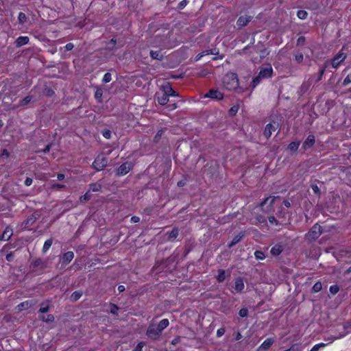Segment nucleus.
Masks as SVG:
<instances>
[{
  "instance_id": "nucleus-58",
  "label": "nucleus",
  "mask_w": 351,
  "mask_h": 351,
  "mask_svg": "<svg viewBox=\"0 0 351 351\" xmlns=\"http://www.w3.org/2000/svg\"><path fill=\"white\" fill-rule=\"evenodd\" d=\"M90 195L88 192L86 193L84 195L80 197V201L81 202H86L88 201L90 199Z\"/></svg>"
},
{
  "instance_id": "nucleus-32",
  "label": "nucleus",
  "mask_w": 351,
  "mask_h": 351,
  "mask_svg": "<svg viewBox=\"0 0 351 351\" xmlns=\"http://www.w3.org/2000/svg\"><path fill=\"white\" fill-rule=\"evenodd\" d=\"M169 320L167 319H163L157 324V326L159 327V329L162 331L169 326Z\"/></svg>"
},
{
  "instance_id": "nucleus-29",
  "label": "nucleus",
  "mask_w": 351,
  "mask_h": 351,
  "mask_svg": "<svg viewBox=\"0 0 351 351\" xmlns=\"http://www.w3.org/2000/svg\"><path fill=\"white\" fill-rule=\"evenodd\" d=\"M103 95V90L101 88L97 87L95 92V98L98 102H101V98Z\"/></svg>"
},
{
  "instance_id": "nucleus-11",
  "label": "nucleus",
  "mask_w": 351,
  "mask_h": 351,
  "mask_svg": "<svg viewBox=\"0 0 351 351\" xmlns=\"http://www.w3.org/2000/svg\"><path fill=\"white\" fill-rule=\"evenodd\" d=\"M346 58V54L339 52L332 60L331 64L333 68H337L340 64Z\"/></svg>"
},
{
  "instance_id": "nucleus-20",
  "label": "nucleus",
  "mask_w": 351,
  "mask_h": 351,
  "mask_svg": "<svg viewBox=\"0 0 351 351\" xmlns=\"http://www.w3.org/2000/svg\"><path fill=\"white\" fill-rule=\"evenodd\" d=\"M245 287L243 280L241 278H238L234 282V289L237 292H241Z\"/></svg>"
},
{
  "instance_id": "nucleus-40",
  "label": "nucleus",
  "mask_w": 351,
  "mask_h": 351,
  "mask_svg": "<svg viewBox=\"0 0 351 351\" xmlns=\"http://www.w3.org/2000/svg\"><path fill=\"white\" fill-rule=\"evenodd\" d=\"M322 289V284L321 282H317L313 287L312 291L313 292L317 293L320 291Z\"/></svg>"
},
{
  "instance_id": "nucleus-34",
  "label": "nucleus",
  "mask_w": 351,
  "mask_h": 351,
  "mask_svg": "<svg viewBox=\"0 0 351 351\" xmlns=\"http://www.w3.org/2000/svg\"><path fill=\"white\" fill-rule=\"evenodd\" d=\"M18 21L19 24L24 25L27 21V17L23 12H20L18 16Z\"/></svg>"
},
{
  "instance_id": "nucleus-23",
  "label": "nucleus",
  "mask_w": 351,
  "mask_h": 351,
  "mask_svg": "<svg viewBox=\"0 0 351 351\" xmlns=\"http://www.w3.org/2000/svg\"><path fill=\"white\" fill-rule=\"evenodd\" d=\"M282 250V246L281 245L278 244L271 247L270 252L274 256H278L279 254H281Z\"/></svg>"
},
{
  "instance_id": "nucleus-26",
  "label": "nucleus",
  "mask_w": 351,
  "mask_h": 351,
  "mask_svg": "<svg viewBox=\"0 0 351 351\" xmlns=\"http://www.w3.org/2000/svg\"><path fill=\"white\" fill-rule=\"evenodd\" d=\"M39 319L46 323H51L53 322L55 319V317L53 315L49 314L47 316L45 315H40L39 316Z\"/></svg>"
},
{
  "instance_id": "nucleus-42",
  "label": "nucleus",
  "mask_w": 351,
  "mask_h": 351,
  "mask_svg": "<svg viewBox=\"0 0 351 351\" xmlns=\"http://www.w3.org/2000/svg\"><path fill=\"white\" fill-rule=\"evenodd\" d=\"M165 129H160L157 132V133L155 135L154 138V142L157 143L160 141L161 136H162V134L165 132Z\"/></svg>"
},
{
  "instance_id": "nucleus-39",
  "label": "nucleus",
  "mask_w": 351,
  "mask_h": 351,
  "mask_svg": "<svg viewBox=\"0 0 351 351\" xmlns=\"http://www.w3.org/2000/svg\"><path fill=\"white\" fill-rule=\"evenodd\" d=\"M90 189L93 192L100 191L101 189V185L99 183H94L90 185Z\"/></svg>"
},
{
  "instance_id": "nucleus-55",
  "label": "nucleus",
  "mask_w": 351,
  "mask_h": 351,
  "mask_svg": "<svg viewBox=\"0 0 351 351\" xmlns=\"http://www.w3.org/2000/svg\"><path fill=\"white\" fill-rule=\"evenodd\" d=\"M351 83V73H349L343 82V86H347Z\"/></svg>"
},
{
  "instance_id": "nucleus-48",
  "label": "nucleus",
  "mask_w": 351,
  "mask_h": 351,
  "mask_svg": "<svg viewBox=\"0 0 351 351\" xmlns=\"http://www.w3.org/2000/svg\"><path fill=\"white\" fill-rule=\"evenodd\" d=\"M66 187L65 185L61 184H53L51 185V189L52 190H60L64 189Z\"/></svg>"
},
{
  "instance_id": "nucleus-21",
  "label": "nucleus",
  "mask_w": 351,
  "mask_h": 351,
  "mask_svg": "<svg viewBox=\"0 0 351 351\" xmlns=\"http://www.w3.org/2000/svg\"><path fill=\"white\" fill-rule=\"evenodd\" d=\"M151 58L154 60H162L164 58V55L160 50L154 51L151 50L149 52Z\"/></svg>"
},
{
  "instance_id": "nucleus-43",
  "label": "nucleus",
  "mask_w": 351,
  "mask_h": 351,
  "mask_svg": "<svg viewBox=\"0 0 351 351\" xmlns=\"http://www.w3.org/2000/svg\"><path fill=\"white\" fill-rule=\"evenodd\" d=\"M301 345L299 343L293 344L289 349L284 351H300Z\"/></svg>"
},
{
  "instance_id": "nucleus-45",
  "label": "nucleus",
  "mask_w": 351,
  "mask_h": 351,
  "mask_svg": "<svg viewBox=\"0 0 351 351\" xmlns=\"http://www.w3.org/2000/svg\"><path fill=\"white\" fill-rule=\"evenodd\" d=\"M110 313L117 315V311L119 310V306L114 304H110Z\"/></svg>"
},
{
  "instance_id": "nucleus-17",
  "label": "nucleus",
  "mask_w": 351,
  "mask_h": 351,
  "mask_svg": "<svg viewBox=\"0 0 351 351\" xmlns=\"http://www.w3.org/2000/svg\"><path fill=\"white\" fill-rule=\"evenodd\" d=\"M274 343V338H267L263 343L258 348L257 351H265L268 350Z\"/></svg>"
},
{
  "instance_id": "nucleus-24",
  "label": "nucleus",
  "mask_w": 351,
  "mask_h": 351,
  "mask_svg": "<svg viewBox=\"0 0 351 351\" xmlns=\"http://www.w3.org/2000/svg\"><path fill=\"white\" fill-rule=\"evenodd\" d=\"M243 236H244V232H241L239 234L236 235L232 239V240L230 242V243L228 245V247L230 248L232 246H234V245H236L237 243H238L241 240V239L243 238Z\"/></svg>"
},
{
  "instance_id": "nucleus-19",
  "label": "nucleus",
  "mask_w": 351,
  "mask_h": 351,
  "mask_svg": "<svg viewBox=\"0 0 351 351\" xmlns=\"http://www.w3.org/2000/svg\"><path fill=\"white\" fill-rule=\"evenodd\" d=\"M12 234H13L12 228H10V226H7L5 228L1 237H0V239L3 240V241H8L11 238Z\"/></svg>"
},
{
  "instance_id": "nucleus-27",
  "label": "nucleus",
  "mask_w": 351,
  "mask_h": 351,
  "mask_svg": "<svg viewBox=\"0 0 351 351\" xmlns=\"http://www.w3.org/2000/svg\"><path fill=\"white\" fill-rule=\"evenodd\" d=\"M179 230L177 228H174L168 235L169 241H173L178 236Z\"/></svg>"
},
{
  "instance_id": "nucleus-50",
  "label": "nucleus",
  "mask_w": 351,
  "mask_h": 351,
  "mask_svg": "<svg viewBox=\"0 0 351 351\" xmlns=\"http://www.w3.org/2000/svg\"><path fill=\"white\" fill-rule=\"evenodd\" d=\"M311 189L313 191L314 193L319 196L321 195V191L319 188L317 184H311Z\"/></svg>"
},
{
  "instance_id": "nucleus-8",
  "label": "nucleus",
  "mask_w": 351,
  "mask_h": 351,
  "mask_svg": "<svg viewBox=\"0 0 351 351\" xmlns=\"http://www.w3.org/2000/svg\"><path fill=\"white\" fill-rule=\"evenodd\" d=\"M258 74L263 79L271 77L273 75V69L271 64H267L266 66H261Z\"/></svg>"
},
{
  "instance_id": "nucleus-31",
  "label": "nucleus",
  "mask_w": 351,
  "mask_h": 351,
  "mask_svg": "<svg viewBox=\"0 0 351 351\" xmlns=\"http://www.w3.org/2000/svg\"><path fill=\"white\" fill-rule=\"evenodd\" d=\"M116 43L117 40L114 38H112L108 43V47H106V49L108 51H114L116 49Z\"/></svg>"
},
{
  "instance_id": "nucleus-56",
  "label": "nucleus",
  "mask_w": 351,
  "mask_h": 351,
  "mask_svg": "<svg viewBox=\"0 0 351 351\" xmlns=\"http://www.w3.org/2000/svg\"><path fill=\"white\" fill-rule=\"evenodd\" d=\"M43 265V261L41 258H38L35 260L33 263V265L34 267H38L40 266H42Z\"/></svg>"
},
{
  "instance_id": "nucleus-13",
  "label": "nucleus",
  "mask_w": 351,
  "mask_h": 351,
  "mask_svg": "<svg viewBox=\"0 0 351 351\" xmlns=\"http://www.w3.org/2000/svg\"><path fill=\"white\" fill-rule=\"evenodd\" d=\"M205 97H210L216 100H221L223 98V94L217 90L211 89L207 93Z\"/></svg>"
},
{
  "instance_id": "nucleus-63",
  "label": "nucleus",
  "mask_w": 351,
  "mask_h": 351,
  "mask_svg": "<svg viewBox=\"0 0 351 351\" xmlns=\"http://www.w3.org/2000/svg\"><path fill=\"white\" fill-rule=\"evenodd\" d=\"M5 258L9 262H11L13 261L14 259V253L12 252L8 253L6 256H5Z\"/></svg>"
},
{
  "instance_id": "nucleus-57",
  "label": "nucleus",
  "mask_w": 351,
  "mask_h": 351,
  "mask_svg": "<svg viewBox=\"0 0 351 351\" xmlns=\"http://www.w3.org/2000/svg\"><path fill=\"white\" fill-rule=\"evenodd\" d=\"M306 38L304 36H300L297 40V45H304L305 44Z\"/></svg>"
},
{
  "instance_id": "nucleus-37",
  "label": "nucleus",
  "mask_w": 351,
  "mask_h": 351,
  "mask_svg": "<svg viewBox=\"0 0 351 351\" xmlns=\"http://www.w3.org/2000/svg\"><path fill=\"white\" fill-rule=\"evenodd\" d=\"M264 80L261 77V75L258 74L257 76H256L252 82V88H254L258 84L261 83V82Z\"/></svg>"
},
{
  "instance_id": "nucleus-30",
  "label": "nucleus",
  "mask_w": 351,
  "mask_h": 351,
  "mask_svg": "<svg viewBox=\"0 0 351 351\" xmlns=\"http://www.w3.org/2000/svg\"><path fill=\"white\" fill-rule=\"evenodd\" d=\"M226 279V271L224 269H219L217 280L219 282H222Z\"/></svg>"
},
{
  "instance_id": "nucleus-9",
  "label": "nucleus",
  "mask_w": 351,
  "mask_h": 351,
  "mask_svg": "<svg viewBox=\"0 0 351 351\" xmlns=\"http://www.w3.org/2000/svg\"><path fill=\"white\" fill-rule=\"evenodd\" d=\"M278 127V123L276 122L269 123L267 124L263 132V134L265 136V138L267 139L269 138L272 133L276 130Z\"/></svg>"
},
{
  "instance_id": "nucleus-33",
  "label": "nucleus",
  "mask_w": 351,
  "mask_h": 351,
  "mask_svg": "<svg viewBox=\"0 0 351 351\" xmlns=\"http://www.w3.org/2000/svg\"><path fill=\"white\" fill-rule=\"evenodd\" d=\"M50 305L48 302H43L40 304V308L38 311L39 313H45L49 311Z\"/></svg>"
},
{
  "instance_id": "nucleus-35",
  "label": "nucleus",
  "mask_w": 351,
  "mask_h": 351,
  "mask_svg": "<svg viewBox=\"0 0 351 351\" xmlns=\"http://www.w3.org/2000/svg\"><path fill=\"white\" fill-rule=\"evenodd\" d=\"M52 243H53L52 239H47L44 243V245L43 247V252L46 253L49 250L50 247L51 246Z\"/></svg>"
},
{
  "instance_id": "nucleus-22",
  "label": "nucleus",
  "mask_w": 351,
  "mask_h": 351,
  "mask_svg": "<svg viewBox=\"0 0 351 351\" xmlns=\"http://www.w3.org/2000/svg\"><path fill=\"white\" fill-rule=\"evenodd\" d=\"M29 39L27 36H19L16 40V45L17 47H21L28 43Z\"/></svg>"
},
{
  "instance_id": "nucleus-61",
  "label": "nucleus",
  "mask_w": 351,
  "mask_h": 351,
  "mask_svg": "<svg viewBox=\"0 0 351 351\" xmlns=\"http://www.w3.org/2000/svg\"><path fill=\"white\" fill-rule=\"evenodd\" d=\"M256 220H257L258 223H265L267 221L265 217H263L262 215H258L256 217Z\"/></svg>"
},
{
  "instance_id": "nucleus-1",
  "label": "nucleus",
  "mask_w": 351,
  "mask_h": 351,
  "mask_svg": "<svg viewBox=\"0 0 351 351\" xmlns=\"http://www.w3.org/2000/svg\"><path fill=\"white\" fill-rule=\"evenodd\" d=\"M250 49V56L252 61L255 63L261 62L263 59L269 55V51L262 42H258L253 46L247 45L243 48V51Z\"/></svg>"
},
{
  "instance_id": "nucleus-16",
  "label": "nucleus",
  "mask_w": 351,
  "mask_h": 351,
  "mask_svg": "<svg viewBox=\"0 0 351 351\" xmlns=\"http://www.w3.org/2000/svg\"><path fill=\"white\" fill-rule=\"evenodd\" d=\"M162 90L165 91L167 94V95L173 96V97H177L179 96L178 93L176 92L171 87V84L167 82L162 86L161 87Z\"/></svg>"
},
{
  "instance_id": "nucleus-46",
  "label": "nucleus",
  "mask_w": 351,
  "mask_h": 351,
  "mask_svg": "<svg viewBox=\"0 0 351 351\" xmlns=\"http://www.w3.org/2000/svg\"><path fill=\"white\" fill-rule=\"evenodd\" d=\"M329 290H330V292L331 294L335 295V294H337L339 292V287L338 285H332V286L330 287Z\"/></svg>"
},
{
  "instance_id": "nucleus-41",
  "label": "nucleus",
  "mask_w": 351,
  "mask_h": 351,
  "mask_svg": "<svg viewBox=\"0 0 351 351\" xmlns=\"http://www.w3.org/2000/svg\"><path fill=\"white\" fill-rule=\"evenodd\" d=\"M254 256L257 260H263L265 258L264 252L259 250H257L254 252Z\"/></svg>"
},
{
  "instance_id": "nucleus-10",
  "label": "nucleus",
  "mask_w": 351,
  "mask_h": 351,
  "mask_svg": "<svg viewBox=\"0 0 351 351\" xmlns=\"http://www.w3.org/2000/svg\"><path fill=\"white\" fill-rule=\"evenodd\" d=\"M132 165L129 162L123 163L116 171V175L118 176L127 174L132 169Z\"/></svg>"
},
{
  "instance_id": "nucleus-59",
  "label": "nucleus",
  "mask_w": 351,
  "mask_h": 351,
  "mask_svg": "<svg viewBox=\"0 0 351 351\" xmlns=\"http://www.w3.org/2000/svg\"><path fill=\"white\" fill-rule=\"evenodd\" d=\"M28 308V302H22V303H21V304H19L18 305V309L19 311H22V310H23L25 308Z\"/></svg>"
},
{
  "instance_id": "nucleus-60",
  "label": "nucleus",
  "mask_w": 351,
  "mask_h": 351,
  "mask_svg": "<svg viewBox=\"0 0 351 351\" xmlns=\"http://www.w3.org/2000/svg\"><path fill=\"white\" fill-rule=\"evenodd\" d=\"M226 332L225 328H220L217 330V337H221Z\"/></svg>"
},
{
  "instance_id": "nucleus-4",
  "label": "nucleus",
  "mask_w": 351,
  "mask_h": 351,
  "mask_svg": "<svg viewBox=\"0 0 351 351\" xmlns=\"http://www.w3.org/2000/svg\"><path fill=\"white\" fill-rule=\"evenodd\" d=\"M108 165V158L103 154L97 156L93 162V167L97 171L103 170Z\"/></svg>"
},
{
  "instance_id": "nucleus-54",
  "label": "nucleus",
  "mask_w": 351,
  "mask_h": 351,
  "mask_svg": "<svg viewBox=\"0 0 351 351\" xmlns=\"http://www.w3.org/2000/svg\"><path fill=\"white\" fill-rule=\"evenodd\" d=\"M303 54L302 53H298L295 55V60L298 63H300L303 60Z\"/></svg>"
},
{
  "instance_id": "nucleus-44",
  "label": "nucleus",
  "mask_w": 351,
  "mask_h": 351,
  "mask_svg": "<svg viewBox=\"0 0 351 351\" xmlns=\"http://www.w3.org/2000/svg\"><path fill=\"white\" fill-rule=\"evenodd\" d=\"M239 315L241 317H247L248 316V309L247 308H242L239 311Z\"/></svg>"
},
{
  "instance_id": "nucleus-36",
  "label": "nucleus",
  "mask_w": 351,
  "mask_h": 351,
  "mask_svg": "<svg viewBox=\"0 0 351 351\" xmlns=\"http://www.w3.org/2000/svg\"><path fill=\"white\" fill-rule=\"evenodd\" d=\"M326 64L327 63H325L324 66L322 69H319L317 77V79L315 81V82H318L320 80H322V77H323V75H324V74L325 73L326 69L327 67V64Z\"/></svg>"
},
{
  "instance_id": "nucleus-7",
  "label": "nucleus",
  "mask_w": 351,
  "mask_h": 351,
  "mask_svg": "<svg viewBox=\"0 0 351 351\" xmlns=\"http://www.w3.org/2000/svg\"><path fill=\"white\" fill-rule=\"evenodd\" d=\"M40 217V214L38 211H35L31 216H29L26 220H25L21 226L23 229H29V228L34 225V223Z\"/></svg>"
},
{
  "instance_id": "nucleus-49",
  "label": "nucleus",
  "mask_w": 351,
  "mask_h": 351,
  "mask_svg": "<svg viewBox=\"0 0 351 351\" xmlns=\"http://www.w3.org/2000/svg\"><path fill=\"white\" fill-rule=\"evenodd\" d=\"M111 80H112L111 74L110 73H105V75L103 77L102 82L104 83H108L111 81Z\"/></svg>"
},
{
  "instance_id": "nucleus-53",
  "label": "nucleus",
  "mask_w": 351,
  "mask_h": 351,
  "mask_svg": "<svg viewBox=\"0 0 351 351\" xmlns=\"http://www.w3.org/2000/svg\"><path fill=\"white\" fill-rule=\"evenodd\" d=\"M238 110H239V107L237 106H232L230 110H229V114L230 116H234L237 114V112H238Z\"/></svg>"
},
{
  "instance_id": "nucleus-2",
  "label": "nucleus",
  "mask_w": 351,
  "mask_h": 351,
  "mask_svg": "<svg viewBox=\"0 0 351 351\" xmlns=\"http://www.w3.org/2000/svg\"><path fill=\"white\" fill-rule=\"evenodd\" d=\"M225 88L229 90L235 89L239 86L237 75L234 73H228L223 78Z\"/></svg>"
},
{
  "instance_id": "nucleus-38",
  "label": "nucleus",
  "mask_w": 351,
  "mask_h": 351,
  "mask_svg": "<svg viewBox=\"0 0 351 351\" xmlns=\"http://www.w3.org/2000/svg\"><path fill=\"white\" fill-rule=\"evenodd\" d=\"M297 16L302 20H304L308 16V12L305 10H298L297 12Z\"/></svg>"
},
{
  "instance_id": "nucleus-47",
  "label": "nucleus",
  "mask_w": 351,
  "mask_h": 351,
  "mask_svg": "<svg viewBox=\"0 0 351 351\" xmlns=\"http://www.w3.org/2000/svg\"><path fill=\"white\" fill-rule=\"evenodd\" d=\"M32 99V96H27L25 97L23 99H22L21 101V106H25L27 104H28Z\"/></svg>"
},
{
  "instance_id": "nucleus-15",
  "label": "nucleus",
  "mask_w": 351,
  "mask_h": 351,
  "mask_svg": "<svg viewBox=\"0 0 351 351\" xmlns=\"http://www.w3.org/2000/svg\"><path fill=\"white\" fill-rule=\"evenodd\" d=\"M74 258L73 252L69 251L64 253L60 258L63 265H67Z\"/></svg>"
},
{
  "instance_id": "nucleus-12",
  "label": "nucleus",
  "mask_w": 351,
  "mask_h": 351,
  "mask_svg": "<svg viewBox=\"0 0 351 351\" xmlns=\"http://www.w3.org/2000/svg\"><path fill=\"white\" fill-rule=\"evenodd\" d=\"M169 96L165 91L162 90V93H157L156 94V98L158 103L161 106H165L169 101Z\"/></svg>"
},
{
  "instance_id": "nucleus-18",
  "label": "nucleus",
  "mask_w": 351,
  "mask_h": 351,
  "mask_svg": "<svg viewBox=\"0 0 351 351\" xmlns=\"http://www.w3.org/2000/svg\"><path fill=\"white\" fill-rule=\"evenodd\" d=\"M252 19V16H247V15L241 16L238 19L237 23L238 26H239L240 27H243L246 26L248 24V23H250Z\"/></svg>"
},
{
  "instance_id": "nucleus-6",
  "label": "nucleus",
  "mask_w": 351,
  "mask_h": 351,
  "mask_svg": "<svg viewBox=\"0 0 351 351\" xmlns=\"http://www.w3.org/2000/svg\"><path fill=\"white\" fill-rule=\"evenodd\" d=\"M277 197H276V196H269V197L265 198L260 204V207L265 213L271 212L273 209V205H274L275 200Z\"/></svg>"
},
{
  "instance_id": "nucleus-3",
  "label": "nucleus",
  "mask_w": 351,
  "mask_h": 351,
  "mask_svg": "<svg viewBox=\"0 0 351 351\" xmlns=\"http://www.w3.org/2000/svg\"><path fill=\"white\" fill-rule=\"evenodd\" d=\"M322 234V227L317 223L315 224L305 234V239L308 241H315Z\"/></svg>"
},
{
  "instance_id": "nucleus-52",
  "label": "nucleus",
  "mask_w": 351,
  "mask_h": 351,
  "mask_svg": "<svg viewBox=\"0 0 351 351\" xmlns=\"http://www.w3.org/2000/svg\"><path fill=\"white\" fill-rule=\"evenodd\" d=\"M325 346H326V344L324 343H318V344L315 345L312 348L311 351H318L320 348H324Z\"/></svg>"
},
{
  "instance_id": "nucleus-62",
  "label": "nucleus",
  "mask_w": 351,
  "mask_h": 351,
  "mask_svg": "<svg viewBox=\"0 0 351 351\" xmlns=\"http://www.w3.org/2000/svg\"><path fill=\"white\" fill-rule=\"evenodd\" d=\"M103 136L104 138L109 139L111 137V132L109 130H106L103 132Z\"/></svg>"
},
{
  "instance_id": "nucleus-25",
  "label": "nucleus",
  "mask_w": 351,
  "mask_h": 351,
  "mask_svg": "<svg viewBox=\"0 0 351 351\" xmlns=\"http://www.w3.org/2000/svg\"><path fill=\"white\" fill-rule=\"evenodd\" d=\"M300 145V141H293L288 145V149L291 152H295Z\"/></svg>"
},
{
  "instance_id": "nucleus-51",
  "label": "nucleus",
  "mask_w": 351,
  "mask_h": 351,
  "mask_svg": "<svg viewBox=\"0 0 351 351\" xmlns=\"http://www.w3.org/2000/svg\"><path fill=\"white\" fill-rule=\"evenodd\" d=\"M188 3H189L188 0H183V1H180L178 5V9H179V10L184 9Z\"/></svg>"
},
{
  "instance_id": "nucleus-5",
  "label": "nucleus",
  "mask_w": 351,
  "mask_h": 351,
  "mask_svg": "<svg viewBox=\"0 0 351 351\" xmlns=\"http://www.w3.org/2000/svg\"><path fill=\"white\" fill-rule=\"evenodd\" d=\"M162 332L157 325L151 324L148 326L146 335L149 338L156 340L160 337Z\"/></svg>"
},
{
  "instance_id": "nucleus-14",
  "label": "nucleus",
  "mask_w": 351,
  "mask_h": 351,
  "mask_svg": "<svg viewBox=\"0 0 351 351\" xmlns=\"http://www.w3.org/2000/svg\"><path fill=\"white\" fill-rule=\"evenodd\" d=\"M315 143V137L313 134H310L308 136L306 139L304 141L302 144V148L304 150L311 148Z\"/></svg>"
},
{
  "instance_id": "nucleus-64",
  "label": "nucleus",
  "mask_w": 351,
  "mask_h": 351,
  "mask_svg": "<svg viewBox=\"0 0 351 351\" xmlns=\"http://www.w3.org/2000/svg\"><path fill=\"white\" fill-rule=\"evenodd\" d=\"M33 182V180L31 178H27L24 182L25 186H29Z\"/></svg>"
},
{
  "instance_id": "nucleus-28",
  "label": "nucleus",
  "mask_w": 351,
  "mask_h": 351,
  "mask_svg": "<svg viewBox=\"0 0 351 351\" xmlns=\"http://www.w3.org/2000/svg\"><path fill=\"white\" fill-rule=\"evenodd\" d=\"M82 291H75L71 294V295L70 297V300H71V301H72L73 302H76L82 297Z\"/></svg>"
}]
</instances>
